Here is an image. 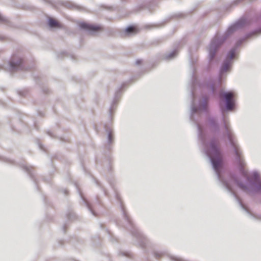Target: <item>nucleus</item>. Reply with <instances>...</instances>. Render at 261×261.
Listing matches in <instances>:
<instances>
[{
	"mask_svg": "<svg viewBox=\"0 0 261 261\" xmlns=\"http://www.w3.org/2000/svg\"><path fill=\"white\" fill-rule=\"evenodd\" d=\"M209 155L211 159L214 168L220 180L222 182L224 186L226 188H228V183L227 181L223 179V174L224 172V161L223 154L217 145H212L209 150Z\"/></svg>",
	"mask_w": 261,
	"mask_h": 261,
	"instance_id": "nucleus-1",
	"label": "nucleus"
},
{
	"mask_svg": "<svg viewBox=\"0 0 261 261\" xmlns=\"http://www.w3.org/2000/svg\"><path fill=\"white\" fill-rule=\"evenodd\" d=\"M229 152L231 158L241 167L244 166V162L241 151L238 145L237 141L234 136L229 132Z\"/></svg>",
	"mask_w": 261,
	"mask_h": 261,
	"instance_id": "nucleus-2",
	"label": "nucleus"
},
{
	"mask_svg": "<svg viewBox=\"0 0 261 261\" xmlns=\"http://www.w3.org/2000/svg\"><path fill=\"white\" fill-rule=\"evenodd\" d=\"M79 25L82 29L93 32L101 31L103 30L102 28L100 25L91 24L86 22H82Z\"/></svg>",
	"mask_w": 261,
	"mask_h": 261,
	"instance_id": "nucleus-3",
	"label": "nucleus"
},
{
	"mask_svg": "<svg viewBox=\"0 0 261 261\" xmlns=\"http://www.w3.org/2000/svg\"><path fill=\"white\" fill-rule=\"evenodd\" d=\"M228 71V61H225L220 71V78L222 80L223 78L226 79L227 72Z\"/></svg>",
	"mask_w": 261,
	"mask_h": 261,
	"instance_id": "nucleus-4",
	"label": "nucleus"
},
{
	"mask_svg": "<svg viewBox=\"0 0 261 261\" xmlns=\"http://www.w3.org/2000/svg\"><path fill=\"white\" fill-rule=\"evenodd\" d=\"M224 101L221 103L222 113L225 115V113L228 111V93L224 94Z\"/></svg>",
	"mask_w": 261,
	"mask_h": 261,
	"instance_id": "nucleus-5",
	"label": "nucleus"
},
{
	"mask_svg": "<svg viewBox=\"0 0 261 261\" xmlns=\"http://www.w3.org/2000/svg\"><path fill=\"white\" fill-rule=\"evenodd\" d=\"M236 109L235 95L232 92L229 91V111H234Z\"/></svg>",
	"mask_w": 261,
	"mask_h": 261,
	"instance_id": "nucleus-6",
	"label": "nucleus"
},
{
	"mask_svg": "<svg viewBox=\"0 0 261 261\" xmlns=\"http://www.w3.org/2000/svg\"><path fill=\"white\" fill-rule=\"evenodd\" d=\"M22 62V60L20 59L18 61H15V59L13 58V60L10 62L11 70L13 71H15L20 68Z\"/></svg>",
	"mask_w": 261,
	"mask_h": 261,
	"instance_id": "nucleus-7",
	"label": "nucleus"
},
{
	"mask_svg": "<svg viewBox=\"0 0 261 261\" xmlns=\"http://www.w3.org/2000/svg\"><path fill=\"white\" fill-rule=\"evenodd\" d=\"M48 24L51 28H62L63 27L62 24L58 20L51 18L48 20Z\"/></svg>",
	"mask_w": 261,
	"mask_h": 261,
	"instance_id": "nucleus-8",
	"label": "nucleus"
},
{
	"mask_svg": "<svg viewBox=\"0 0 261 261\" xmlns=\"http://www.w3.org/2000/svg\"><path fill=\"white\" fill-rule=\"evenodd\" d=\"M237 56V53L235 50H231L229 51V63H230V61L233 59H235Z\"/></svg>",
	"mask_w": 261,
	"mask_h": 261,
	"instance_id": "nucleus-9",
	"label": "nucleus"
},
{
	"mask_svg": "<svg viewBox=\"0 0 261 261\" xmlns=\"http://www.w3.org/2000/svg\"><path fill=\"white\" fill-rule=\"evenodd\" d=\"M126 32L128 33H137V28L135 27H129L126 29Z\"/></svg>",
	"mask_w": 261,
	"mask_h": 261,
	"instance_id": "nucleus-10",
	"label": "nucleus"
},
{
	"mask_svg": "<svg viewBox=\"0 0 261 261\" xmlns=\"http://www.w3.org/2000/svg\"><path fill=\"white\" fill-rule=\"evenodd\" d=\"M7 21V19L0 15V22L5 23Z\"/></svg>",
	"mask_w": 261,
	"mask_h": 261,
	"instance_id": "nucleus-11",
	"label": "nucleus"
},
{
	"mask_svg": "<svg viewBox=\"0 0 261 261\" xmlns=\"http://www.w3.org/2000/svg\"><path fill=\"white\" fill-rule=\"evenodd\" d=\"M257 188V190L258 191H261V180L259 181V182H258V187Z\"/></svg>",
	"mask_w": 261,
	"mask_h": 261,
	"instance_id": "nucleus-12",
	"label": "nucleus"
},
{
	"mask_svg": "<svg viewBox=\"0 0 261 261\" xmlns=\"http://www.w3.org/2000/svg\"><path fill=\"white\" fill-rule=\"evenodd\" d=\"M215 44V41L213 40L211 45V47H213L214 46Z\"/></svg>",
	"mask_w": 261,
	"mask_h": 261,
	"instance_id": "nucleus-13",
	"label": "nucleus"
},
{
	"mask_svg": "<svg viewBox=\"0 0 261 261\" xmlns=\"http://www.w3.org/2000/svg\"><path fill=\"white\" fill-rule=\"evenodd\" d=\"M111 137H112V135H111V134H110L109 135V139H110V140H111Z\"/></svg>",
	"mask_w": 261,
	"mask_h": 261,
	"instance_id": "nucleus-14",
	"label": "nucleus"
},
{
	"mask_svg": "<svg viewBox=\"0 0 261 261\" xmlns=\"http://www.w3.org/2000/svg\"><path fill=\"white\" fill-rule=\"evenodd\" d=\"M137 64H140V63H141V62H140L139 61H138L137 62Z\"/></svg>",
	"mask_w": 261,
	"mask_h": 261,
	"instance_id": "nucleus-15",
	"label": "nucleus"
},
{
	"mask_svg": "<svg viewBox=\"0 0 261 261\" xmlns=\"http://www.w3.org/2000/svg\"><path fill=\"white\" fill-rule=\"evenodd\" d=\"M231 28H232V27H229V32H230V30H231Z\"/></svg>",
	"mask_w": 261,
	"mask_h": 261,
	"instance_id": "nucleus-16",
	"label": "nucleus"
}]
</instances>
